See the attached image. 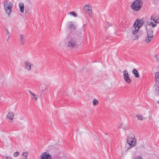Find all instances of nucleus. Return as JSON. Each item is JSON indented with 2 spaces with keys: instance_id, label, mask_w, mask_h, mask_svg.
<instances>
[{
  "instance_id": "34",
  "label": "nucleus",
  "mask_w": 159,
  "mask_h": 159,
  "mask_svg": "<svg viewBox=\"0 0 159 159\" xmlns=\"http://www.w3.org/2000/svg\"><path fill=\"white\" fill-rule=\"evenodd\" d=\"M9 35H8V38H7V41H8V39H9Z\"/></svg>"
},
{
  "instance_id": "32",
  "label": "nucleus",
  "mask_w": 159,
  "mask_h": 159,
  "mask_svg": "<svg viewBox=\"0 0 159 159\" xmlns=\"http://www.w3.org/2000/svg\"><path fill=\"white\" fill-rule=\"evenodd\" d=\"M152 27H154L155 26H156V24H153L152 23Z\"/></svg>"
},
{
  "instance_id": "30",
  "label": "nucleus",
  "mask_w": 159,
  "mask_h": 159,
  "mask_svg": "<svg viewBox=\"0 0 159 159\" xmlns=\"http://www.w3.org/2000/svg\"><path fill=\"white\" fill-rule=\"evenodd\" d=\"M5 31L7 34H10V33L9 32V31H8L7 29H6L5 30Z\"/></svg>"
},
{
  "instance_id": "31",
  "label": "nucleus",
  "mask_w": 159,
  "mask_h": 159,
  "mask_svg": "<svg viewBox=\"0 0 159 159\" xmlns=\"http://www.w3.org/2000/svg\"><path fill=\"white\" fill-rule=\"evenodd\" d=\"M152 22H148V24L149 25H152Z\"/></svg>"
},
{
  "instance_id": "17",
  "label": "nucleus",
  "mask_w": 159,
  "mask_h": 159,
  "mask_svg": "<svg viewBox=\"0 0 159 159\" xmlns=\"http://www.w3.org/2000/svg\"><path fill=\"white\" fill-rule=\"evenodd\" d=\"M134 27V30L132 31V33L133 35H135L138 33L139 29L135 26Z\"/></svg>"
},
{
  "instance_id": "24",
  "label": "nucleus",
  "mask_w": 159,
  "mask_h": 159,
  "mask_svg": "<svg viewBox=\"0 0 159 159\" xmlns=\"http://www.w3.org/2000/svg\"><path fill=\"white\" fill-rule=\"evenodd\" d=\"M120 127L122 128L124 130L126 129H127L125 125L123 124H121V125Z\"/></svg>"
},
{
  "instance_id": "5",
  "label": "nucleus",
  "mask_w": 159,
  "mask_h": 159,
  "mask_svg": "<svg viewBox=\"0 0 159 159\" xmlns=\"http://www.w3.org/2000/svg\"><path fill=\"white\" fill-rule=\"evenodd\" d=\"M144 21H143L142 19L137 20L134 23L133 25V26H135L138 28L139 29L144 24Z\"/></svg>"
},
{
  "instance_id": "23",
  "label": "nucleus",
  "mask_w": 159,
  "mask_h": 159,
  "mask_svg": "<svg viewBox=\"0 0 159 159\" xmlns=\"http://www.w3.org/2000/svg\"><path fill=\"white\" fill-rule=\"evenodd\" d=\"M23 157L24 159H26L27 157V153L25 152H23L22 154Z\"/></svg>"
},
{
  "instance_id": "18",
  "label": "nucleus",
  "mask_w": 159,
  "mask_h": 159,
  "mask_svg": "<svg viewBox=\"0 0 159 159\" xmlns=\"http://www.w3.org/2000/svg\"><path fill=\"white\" fill-rule=\"evenodd\" d=\"M155 79H156V84L157 82L159 83V72H157L155 73Z\"/></svg>"
},
{
  "instance_id": "9",
  "label": "nucleus",
  "mask_w": 159,
  "mask_h": 159,
  "mask_svg": "<svg viewBox=\"0 0 159 159\" xmlns=\"http://www.w3.org/2000/svg\"><path fill=\"white\" fill-rule=\"evenodd\" d=\"M136 143V140L135 138H134V139H133V140H131V141L129 140L128 143L130 145V147L132 148L135 145Z\"/></svg>"
},
{
  "instance_id": "36",
  "label": "nucleus",
  "mask_w": 159,
  "mask_h": 159,
  "mask_svg": "<svg viewBox=\"0 0 159 159\" xmlns=\"http://www.w3.org/2000/svg\"><path fill=\"white\" fill-rule=\"evenodd\" d=\"M107 27V28L108 27H109V26H106Z\"/></svg>"
},
{
  "instance_id": "35",
  "label": "nucleus",
  "mask_w": 159,
  "mask_h": 159,
  "mask_svg": "<svg viewBox=\"0 0 159 159\" xmlns=\"http://www.w3.org/2000/svg\"><path fill=\"white\" fill-rule=\"evenodd\" d=\"M157 103H158L159 104V101H158L157 102Z\"/></svg>"
},
{
  "instance_id": "4",
  "label": "nucleus",
  "mask_w": 159,
  "mask_h": 159,
  "mask_svg": "<svg viewBox=\"0 0 159 159\" xmlns=\"http://www.w3.org/2000/svg\"><path fill=\"white\" fill-rule=\"evenodd\" d=\"M123 77L125 82L128 84L130 83L132 80L129 77V74L128 71L126 70H124Z\"/></svg>"
},
{
  "instance_id": "27",
  "label": "nucleus",
  "mask_w": 159,
  "mask_h": 159,
  "mask_svg": "<svg viewBox=\"0 0 159 159\" xmlns=\"http://www.w3.org/2000/svg\"><path fill=\"white\" fill-rule=\"evenodd\" d=\"M134 138H129L127 139V143H128V141L129 140V141H131V140H133V139H134Z\"/></svg>"
},
{
  "instance_id": "7",
  "label": "nucleus",
  "mask_w": 159,
  "mask_h": 159,
  "mask_svg": "<svg viewBox=\"0 0 159 159\" xmlns=\"http://www.w3.org/2000/svg\"><path fill=\"white\" fill-rule=\"evenodd\" d=\"M76 44V40L75 39H72L68 43V46L69 47H74Z\"/></svg>"
},
{
  "instance_id": "29",
  "label": "nucleus",
  "mask_w": 159,
  "mask_h": 159,
  "mask_svg": "<svg viewBox=\"0 0 159 159\" xmlns=\"http://www.w3.org/2000/svg\"><path fill=\"white\" fill-rule=\"evenodd\" d=\"M134 159H142V158L141 157L138 156L137 158H135Z\"/></svg>"
},
{
  "instance_id": "10",
  "label": "nucleus",
  "mask_w": 159,
  "mask_h": 159,
  "mask_svg": "<svg viewBox=\"0 0 159 159\" xmlns=\"http://www.w3.org/2000/svg\"><path fill=\"white\" fill-rule=\"evenodd\" d=\"M70 29H75L76 28V26L73 24L72 22H70L68 23V26L67 27Z\"/></svg>"
},
{
  "instance_id": "11",
  "label": "nucleus",
  "mask_w": 159,
  "mask_h": 159,
  "mask_svg": "<svg viewBox=\"0 0 159 159\" xmlns=\"http://www.w3.org/2000/svg\"><path fill=\"white\" fill-rule=\"evenodd\" d=\"M84 9L86 11H88V13L89 15H91L92 13L91 9H90V7L89 5H86L84 7Z\"/></svg>"
},
{
  "instance_id": "16",
  "label": "nucleus",
  "mask_w": 159,
  "mask_h": 159,
  "mask_svg": "<svg viewBox=\"0 0 159 159\" xmlns=\"http://www.w3.org/2000/svg\"><path fill=\"white\" fill-rule=\"evenodd\" d=\"M7 117L10 119L12 120L14 118V116L12 113L9 112L8 113L7 116Z\"/></svg>"
},
{
  "instance_id": "25",
  "label": "nucleus",
  "mask_w": 159,
  "mask_h": 159,
  "mask_svg": "<svg viewBox=\"0 0 159 159\" xmlns=\"http://www.w3.org/2000/svg\"><path fill=\"white\" fill-rule=\"evenodd\" d=\"M70 14L74 16L75 17H76L77 16V14L74 12H71L70 13Z\"/></svg>"
},
{
  "instance_id": "15",
  "label": "nucleus",
  "mask_w": 159,
  "mask_h": 159,
  "mask_svg": "<svg viewBox=\"0 0 159 159\" xmlns=\"http://www.w3.org/2000/svg\"><path fill=\"white\" fill-rule=\"evenodd\" d=\"M151 20H153L156 23H158L159 22V18L158 17H154L153 16H151L150 18Z\"/></svg>"
},
{
  "instance_id": "6",
  "label": "nucleus",
  "mask_w": 159,
  "mask_h": 159,
  "mask_svg": "<svg viewBox=\"0 0 159 159\" xmlns=\"http://www.w3.org/2000/svg\"><path fill=\"white\" fill-rule=\"evenodd\" d=\"M51 155L48 152H43L41 153L40 159H52Z\"/></svg>"
},
{
  "instance_id": "8",
  "label": "nucleus",
  "mask_w": 159,
  "mask_h": 159,
  "mask_svg": "<svg viewBox=\"0 0 159 159\" xmlns=\"http://www.w3.org/2000/svg\"><path fill=\"white\" fill-rule=\"evenodd\" d=\"M20 44L22 45H24L26 42L25 36L21 34L20 35Z\"/></svg>"
},
{
  "instance_id": "3",
  "label": "nucleus",
  "mask_w": 159,
  "mask_h": 159,
  "mask_svg": "<svg viewBox=\"0 0 159 159\" xmlns=\"http://www.w3.org/2000/svg\"><path fill=\"white\" fill-rule=\"evenodd\" d=\"M153 37V32L152 30H150L147 32V35L145 40L146 43H149L151 41Z\"/></svg>"
},
{
  "instance_id": "13",
  "label": "nucleus",
  "mask_w": 159,
  "mask_h": 159,
  "mask_svg": "<svg viewBox=\"0 0 159 159\" xmlns=\"http://www.w3.org/2000/svg\"><path fill=\"white\" fill-rule=\"evenodd\" d=\"M133 74L134 75V76L136 78H138L139 76L138 71L135 68H134L132 71Z\"/></svg>"
},
{
  "instance_id": "20",
  "label": "nucleus",
  "mask_w": 159,
  "mask_h": 159,
  "mask_svg": "<svg viewBox=\"0 0 159 159\" xmlns=\"http://www.w3.org/2000/svg\"><path fill=\"white\" fill-rule=\"evenodd\" d=\"M31 96L32 99L35 100H37V99L38 97V95H36L34 93L32 94V95H31Z\"/></svg>"
},
{
  "instance_id": "22",
  "label": "nucleus",
  "mask_w": 159,
  "mask_h": 159,
  "mask_svg": "<svg viewBox=\"0 0 159 159\" xmlns=\"http://www.w3.org/2000/svg\"><path fill=\"white\" fill-rule=\"evenodd\" d=\"M93 105L94 106H95L98 104V102L96 99H94L93 101Z\"/></svg>"
},
{
  "instance_id": "28",
  "label": "nucleus",
  "mask_w": 159,
  "mask_h": 159,
  "mask_svg": "<svg viewBox=\"0 0 159 159\" xmlns=\"http://www.w3.org/2000/svg\"><path fill=\"white\" fill-rule=\"evenodd\" d=\"M138 38V36L137 35H135L134 37V40H137Z\"/></svg>"
},
{
  "instance_id": "12",
  "label": "nucleus",
  "mask_w": 159,
  "mask_h": 159,
  "mask_svg": "<svg viewBox=\"0 0 159 159\" xmlns=\"http://www.w3.org/2000/svg\"><path fill=\"white\" fill-rule=\"evenodd\" d=\"M25 66L26 69L28 70H29L31 69V63L29 61H27L25 63Z\"/></svg>"
},
{
  "instance_id": "14",
  "label": "nucleus",
  "mask_w": 159,
  "mask_h": 159,
  "mask_svg": "<svg viewBox=\"0 0 159 159\" xmlns=\"http://www.w3.org/2000/svg\"><path fill=\"white\" fill-rule=\"evenodd\" d=\"M19 6L20 8V11L21 12L23 13L24 10V4L22 3H20L19 4Z\"/></svg>"
},
{
  "instance_id": "33",
  "label": "nucleus",
  "mask_w": 159,
  "mask_h": 159,
  "mask_svg": "<svg viewBox=\"0 0 159 159\" xmlns=\"http://www.w3.org/2000/svg\"><path fill=\"white\" fill-rule=\"evenodd\" d=\"M29 93H30L31 95H32V94H33L34 93H33L32 92H31V91H29Z\"/></svg>"
},
{
  "instance_id": "2",
  "label": "nucleus",
  "mask_w": 159,
  "mask_h": 159,
  "mask_svg": "<svg viewBox=\"0 0 159 159\" xmlns=\"http://www.w3.org/2000/svg\"><path fill=\"white\" fill-rule=\"evenodd\" d=\"M4 7L6 13L9 16L11 13L13 5L11 2L8 1H5L4 3Z\"/></svg>"
},
{
  "instance_id": "19",
  "label": "nucleus",
  "mask_w": 159,
  "mask_h": 159,
  "mask_svg": "<svg viewBox=\"0 0 159 159\" xmlns=\"http://www.w3.org/2000/svg\"><path fill=\"white\" fill-rule=\"evenodd\" d=\"M155 93L157 96H159V86H157L156 89H155Z\"/></svg>"
},
{
  "instance_id": "21",
  "label": "nucleus",
  "mask_w": 159,
  "mask_h": 159,
  "mask_svg": "<svg viewBox=\"0 0 159 159\" xmlns=\"http://www.w3.org/2000/svg\"><path fill=\"white\" fill-rule=\"evenodd\" d=\"M136 116L139 120H143L145 119V118L143 117L142 116L139 115H137Z\"/></svg>"
},
{
  "instance_id": "26",
  "label": "nucleus",
  "mask_w": 159,
  "mask_h": 159,
  "mask_svg": "<svg viewBox=\"0 0 159 159\" xmlns=\"http://www.w3.org/2000/svg\"><path fill=\"white\" fill-rule=\"evenodd\" d=\"M19 152H14L13 154V156L14 157H17L19 154Z\"/></svg>"
},
{
  "instance_id": "37",
  "label": "nucleus",
  "mask_w": 159,
  "mask_h": 159,
  "mask_svg": "<svg viewBox=\"0 0 159 159\" xmlns=\"http://www.w3.org/2000/svg\"><path fill=\"white\" fill-rule=\"evenodd\" d=\"M107 24H108V22H107Z\"/></svg>"
},
{
  "instance_id": "1",
  "label": "nucleus",
  "mask_w": 159,
  "mask_h": 159,
  "mask_svg": "<svg viewBox=\"0 0 159 159\" xmlns=\"http://www.w3.org/2000/svg\"><path fill=\"white\" fill-rule=\"evenodd\" d=\"M142 6V2L141 0H135L133 2L131 5V8L135 11H139Z\"/></svg>"
}]
</instances>
